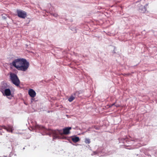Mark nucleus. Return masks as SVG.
<instances>
[{
  "label": "nucleus",
  "mask_w": 157,
  "mask_h": 157,
  "mask_svg": "<svg viewBox=\"0 0 157 157\" xmlns=\"http://www.w3.org/2000/svg\"><path fill=\"white\" fill-rule=\"evenodd\" d=\"M10 79L11 82L17 87L20 86V80L17 75L13 73L10 74Z\"/></svg>",
  "instance_id": "obj_1"
},
{
  "label": "nucleus",
  "mask_w": 157,
  "mask_h": 157,
  "mask_svg": "<svg viewBox=\"0 0 157 157\" xmlns=\"http://www.w3.org/2000/svg\"><path fill=\"white\" fill-rule=\"evenodd\" d=\"M29 66V63L25 59L23 58L20 65L18 67V70L23 71H26L28 68Z\"/></svg>",
  "instance_id": "obj_2"
},
{
  "label": "nucleus",
  "mask_w": 157,
  "mask_h": 157,
  "mask_svg": "<svg viewBox=\"0 0 157 157\" xmlns=\"http://www.w3.org/2000/svg\"><path fill=\"white\" fill-rule=\"evenodd\" d=\"M23 58H19L15 59L12 63H10V65L11 66H13L16 68L18 70L20 66L21 63Z\"/></svg>",
  "instance_id": "obj_3"
},
{
  "label": "nucleus",
  "mask_w": 157,
  "mask_h": 157,
  "mask_svg": "<svg viewBox=\"0 0 157 157\" xmlns=\"http://www.w3.org/2000/svg\"><path fill=\"white\" fill-rule=\"evenodd\" d=\"M17 13L18 16L21 18H25L27 15L26 13L23 10H17Z\"/></svg>",
  "instance_id": "obj_4"
},
{
  "label": "nucleus",
  "mask_w": 157,
  "mask_h": 157,
  "mask_svg": "<svg viewBox=\"0 0 157 157\" xmlns=\"http://www.w3.org/2000/svg\"><path fill=\"white\" fill-rule=\"evenodd\" d=\"M52 132L53 134V139L57 138L59 139L60 137L59 135V134L62 135V134L61 130L53 131Z\"/></svg>",
  "instance_id": "obj_5"
},
{
  "label": "nucleus",
  "mask_w": 157,
  "mask_h": 157,
  "mask_svg": "<svg viewBox=\"0 0 157 157\" xmlns=\"http://www.w3.org/2000/svg\"><path fill=\"white\" fill-rule=\"evenodd\" d=\"M9 86H8L7 84L4 82H2L0 86V91L2 93L6 89L9 88Z\"/></svg>",
  "instance_id": "obj_6"
},
{
  "label": "nucleus",
  "mask_w": 157,
  "mask_h": 157,
  "mask_svg": "<svg viewBox=\"0 0 157 157\" xmlns=\"http://www.w3.org/2000/svg\"><path fill=\"white\" fill-rule=\"evenodd\" d=\"M2 93L4 96L8 97L11 96L12 97L13 96L11 94L10 90L9 88L6 89Z\"/></svg>",
  "instance_id": "obj_7"
},
{
  "label": "nucleus",
  "mask_w": 157,
  "mask_h": 157,
  "mask_svg": "<svg viewBox=\"0 0 157 157\" xmlns=\"http://www.w3.org/2000/svg\"><path fill=\"white\" fill-rule=\"evenodd\" d=\"M2 128L6 130L8 132H12L13 130V127L11 125H8L7 126H3Z\"/></svg>",
  "instance_id": "obj_8"
},
{
  "label": "nucleus",
  "mask_w": 157,
  "mask_h": 157,
  "mask_svg": "<svg viewBox=\"0 0 157 157\" xmlns=\"http://www.w3.org/2000/svg\"><path fill=\"white\" fill-rule=\"evenodd\" d=\"M28 93L29 96L32 98L34 97L36 95V92L33 89H30L29 90Z\"/></svg>",
  "instance_id": "obj_9"
},
{
  "label": "nucleus",
  "mask_w": 157,
  "mask_h": 157,
  "mask_svg": "<svg viewBox=\"0 0 157 157\" xmlns=\"http://www.w3.org/2000/svg\"><path fill=\"white\" fill-rule=\"evenodd\" d=\"M71 128V127H68L63 129V133L65 134H68L70 132V130Z\"/></svg>",
  "instance_id": "obj_10"
},
{
  "label": "nucleus",
  "mask_w": 157,
  "mask_h": 157,
  "mask_svg": "<svg viewBox=\"0 0 157 157\" xmlns=\"http://www.w3.org/2000/svg\"><path fill=\"white\" fill-rule=\"evenodd\" d=\"M72 140L74 143H76L79 140V138L78 137H75L72 138Z\"/></svg>",
  "instance_id": "obj_11"
},
{
  "label": "nucleus",
  "mask_w": 157,
  "mask_h": 157,
  "mask_svg": "<svg viewBox=\"0 0 157 157\" xmlns=\"http://www.w3.org/2000/svg\"><path fill=\"white\" fill-rule=\"evenodd\" d=\"M35 127L36 128L40 130H44V128L43 126L38 124H36V125Z\"/></svg>",
  "instance_id": "obj_12"
},
{
  "label": "nucleus",
  "mask_w": 157,
  "mask_h": 157,
  "mask_svg": "<svg viewBox=\"0 0 157 157\" xmlns=\"http://www.w3.org/2000/svg\"><path fill=\"white\" fill-rule=\"evenodd\" d=\"M75 96H74L73 95H71L68 98V101L70 102L72 101L75 99Z\"/></svg>",
  "instance_id": "obj_13"
},
{
  "label": "nucleus",
  "mask_w": 157,
  "mask_h": 157,
  "mask_svg": "<svg viewBox=\"0 0 157 157\" xmlns=\"http://www.w3.org/2000/svg\"><path fill=\"white\" fill-rule=\"evenodd\" d=\"M128 142H129V141H128V140L127 138H124L122 140V143H123L124 144H125V145H127L126 144V143H128Z\"/></svg>",
  "instance_id": "obj_14"
},
{
  "label": "nucleus",
  "mask_w": 157,
  "mask_h": 157,
  "mask_svg": "<svg viewBox=\"0 0 157 157\" xmlns=\"http://www.w3.org/2000/svg\"><path fill=\"white\" fill-rule=\"evenodd\" d=\"M50 13L51 15L53 16L54 17H57L58 16V14L56 13Z\"/></svg>",
  "instance_id": "obj_15"
},
{
  "label": "nucleus",
  "mask_w": 157,
  "mask_h": 157,
  "mask_svg": "<svg viewBox=\"0 0 157 157\" xmlns=\"http://www.w3.org/2000/svg\"><path fill=\"white\" fill-rule=\"evenodd\" d=\"M79 94H80V92L79 91H76L74 94L73 95L75 96L76 95H77V96H78Z\"/></svg>",
  "instance_id": "obj_16"
},
{
  "label": "nucleus",
  "mask_w": 157,
  "mask_h": 157,
  "mask_svg": "<svg viewBox=\"0 0 157 157\" xmlns=\"http://www.w3.org/2000/svg\"><path fill=\"white\" fill-rule=\"evenodd\" d=\"M86 143L87 144H89L90 142V140L89 139H86L85 141Z\"/></svg>",
  "instance_id": "obj_17"
},
{
  "label": "nucleus",
  "mask_w": 157,
  "mask_h": 157,
  "mask_svg": "<svg viewBox=\"0 0 157 157\" xmlns=\"http://www.w3.org/2000/svg\"><path fill=\"white\" fill-rule=\"evenodd\" d=\"M6 17H7V16L6 15H2V18L3 19H6Z\"/></svg>",
  "instance_id": "obj_18"
},
{
  "label": "nucleus",
  "mask_w": 157,
  "mask_h": 157,
  "mask_svg": "<svg viewBox=\"0 0 157 157\" xmlns=\"http://www.w3.org/2000/svg\"><path fill=\"white\" fill-rule=\"evenodd\" d=\"M94 155H95V154H97V152H96V151H94Z\"/></svg>",
  "instance_id": "obj_19"
},
{
  "label": "nucleus",
  "mask_w": 157,
  "mask_h": 157,
  "mask_svg": "<svg viewBox=\"0 0 157 157\" xmlns=\"http://www.w3.org/2000/svg\"><path fill=\"white\" fill-rule=\"evenodd\" d=\"M155 156L156 157H157V153H155Z\"/></svg>",
  "instance_id": "obj_20"
},
{
  "label": "nucleus",
  "mask_w": 157,
  "mask_h": 157,
  "mask_svg": "<svg viewBox=\"0 0 157 157\" xmlns=\"http://www.w3.org/2000/svg\"><path fill=\"white\" fill-rule=\"evenodd\" d=\"M114 105V103H113V104H112V105H111V106H113V105Z\"/></svg>",
  "instance_id": "obj_21"
},
{
  "label": "nucleus",
  "mask_w": 157,
  "mask_h": 157,
  "mask_svg": "<svg viewBox=\"0 0 157 157\" xmlns=\"http://www.w3.org/2000/svg\"><path fill=\"white\" fill-rule=\"evenodd\" d=\"M75 32V33L76 32V30L75 29V32Z\"/></svg>",
  "instance_id": "obj_22"
},
{
  "label": "nucleus",
  "mask_w": 157,
  "mask_h": 157,
  "mask_svg": "<svg viewBox=\"0 0 157 157\" xmlns=\"http://www.w3.org/2000/svg\"><path fill=\"white\" fill-rule=\"evenodd\" d=\"M144 9L145 10H146V9L145 8H144Z\"/></svg>",
  "instance_id": "obj_23"
},
{
  "label": "nucleus",
  "mask_w": 157,
  "mask_h": 157,
  "mask_svg": "<svg viewBox=\"0 0 157 157\" xmlns=\"http://www.w3.org/2000/svg\"><path fill=\"white\" fill-rule=\"evenodd\" d=\"M25 149V147H23V150H24Z\"/></svg>",
  "instance_id": "obj_24"
},
{
  "label": "nucleus",
  "mask_w": 157,
  "mask_h": 157,
  "mask_svg": "<svg viewBox=\"0 0 157 157\" xmlns=\"http://www.w3.org/2000/svg\"><path fill=\"white\" fill-rule=\"evenodd\" d=\"M128 149H130L129 148H128Z\"/></svg>",
  "instance_id": "obj_25"
},
{
  "label": "nucleus",
  "mask_w": 157,
  "mask_h": 157,
  "mask_svg": "<svg viewBox=\"0 0 157 157\" xmlns=\"http://www.w3.org/2000/svg\"><path fill=\"white\" fill-rule=\"evenodd\" d=\"M9 98V99H11V98Z\"/></svg>",
  "instance_id": "obj_26"
},
{
  "label": "nucleus",
  "mask_w": 157,
  "mask_h": 157,
  "mask_svg": "<svg viewBox=\"0 0 157 157\" xmlns=\"http://www.w3.org/2000/svg\"><path fill=\"white\" fill-rule=\"evenodd\" d=\"M10 157V156H9V157Z\"/></svg>",
  "instance_id": "obj_27"
}]
</instances>
